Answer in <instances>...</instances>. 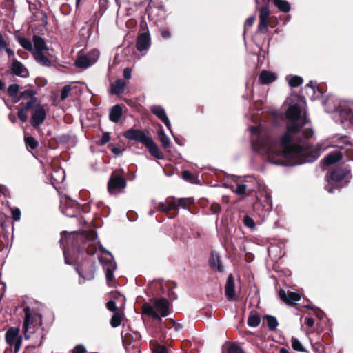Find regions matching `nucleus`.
Masks as SVG:
<instances>
[{
  "instance_id": "64",
  "label": "nucleus",
  "mask_w": 353,
  "mask_h": 353,
  "mask_svg": "<svg viewBox=\"0 0 353 353\" xmlns=\"http://www.w3.org/2000/svg\"><path fill=\"white\" fill-rule=\"evenodd\" d=\"M4 50H6V52H7V54L10 56H14V52L12 50L10 49V48H8L7 46L6 47V48H4Z\"/></svg>"
},
{
  "instance_id": "32",
  "label": "nucleus",
  "mask_w": 353,
  "mask_h": 353,
  "mask_svg": "<svg viewBox=\"0 0 353 353\" xmlns=\"http://www.w3.org/2000/svg\"><path fill=\"white\" fill-rule=\"evenodd\" d=\"M121 321L122 315L119 312H115L111 319L110 325L112 327H117L121 325Z\"/></svg>"
},
{
  "instance_id": "45",
  "label": "nucleus",
  "mask_w": 353,
  "mask_h": 353,
  "mask_svg": "<svg viewBox=\"0 0 353 353\" xmlns=\"http://www.w3.org/2000/svg\"><path fill=\"white\" fill-rule=\"evenodd\" d=\"M247 186L244 184H237L234 192L239 195H243L245 193Z\"/></svg>"
},
{
  "instance_id": "4",
  "label": "nucleus",
  "mask_w": 353,
  "mask_h": 353,
  "mask_svg": "<svg viewBox=\"0 0 353 353\" xmlns=\"http://www.w3.org/2000/svg\"><path fill=\"white\" fill-rule=\"evenodd\" d=\"M350 172L347 170L337 169L327 177V185L325 188L330 193L334 192V188H340L348 182Z\"/></svg>"
},
{
  "instance_id": "33",
  "label": "nucleus",
  "mask_w": 353,
  "mask_h": 353,
  "mask_svg": "<svg viewBox=\"0 0 353 353\" xmlns=\"http://www.w3.org/2000/svg\"><path fill=\"white\" fill-rule=\"evenodd\" d=\"M266 320L267 325L271 330H274L278 326V321L276 319L272 316L267 315L265 316Z\"/></svg>"
},
{
  "instance_id": "10",
  "label": "nucleus",
  "mask_w": 353,
  "mask_h": 353,
  "mask_svg": "<svg viewBox=\"0 0 353 353\" xmlns=\"http://www.w3.org/2000/svg\"><path fill=\"white\" fill-rule=\"evenodd\" d=\"M125 186L126 182L123 177L112 174L108 181V188L110 194H115Z\"/></svg>"
},
{
  "instance_id": "29",
  "label": "nucleus",
  "mask_w": 353,
  "mask_h": 353,
  "mask_svg": "<svg viewBox=\"0 0 353 353\" xmlns=\"http://www.w3.org/2000/svg\"><path fill=\"white\" fill-rule=\"evenodd\" d=\"M286 80L291 87H297L303 83V79L299 76H287Z\"/></svg>"
},
{
  "instance_id": "6",
  "label": "nucleus",
  "mask_w": 353,
  "mask_h": 353,
  "mask_svg": "<svg viewBox=\"0 0 353 353\" xmlns=\"http://www.w3.org/2000/svg\"><path fill=\"white\" fill-rule=\"evenodd\" d=\"M105 256H101L100 261L103 263V268L105 271V276L107 281L110 283L113 281V272L117 268V264L113 259V256L110 252L104 250L103 251Z\"/></svg>"
},
{
  "instance_id": "13",
  "label": "nucleus",
  "mask_w": 353,
  "mask_h": 353,
  "mask_svg": "<svg viewBox=\"0 0 353 353\" xmlns=\"http://www.w3.org/2000/svg\"><path fill=\"white\" fill-rule=\"evenodd\" d=\"M150 110L154 114H155L159 119H161L165 123L167 128L172 134V132L171 130V123L167 117L164 108L161 105H153L150 108Z\"/></svg>"
},
{
  "instance_id": "30",
  "label": "nucleus",
  "mask_w": 353,
  "mask_h": 353,
  "mask_svg": "<svg viewBox=\"0 0 353 353\" xmlns=\"http://www.w3.org/2000/svg\"><path fill=\"white\" fill-rule=\"evenodd\" d=\"M158 136L161 143L162 146L164 148H168L170 145V140L169 137L165 134L163 130H160L158 132Z\"/></svg>"
},
{
  "instance_id": "47",
  "label": "nucleus",
  "mask_w": 353,
  "mask_h": 353,
  "mask_svg": "<svg viewBox=\"0 0 353 353\" xmlns=\"http://www.w3.org/2000/svg\"><path fill=\"white\" fill-rule=\"evenodd\" d=\"M78 273H79V276L83 279V281H88V280H91L94 276V271H92L88 275L83 274V273L81 271H79V270H78Z\"/></svg>"
},
{
  "instance_id": "12",
  "label": "nucleus",
  "mask_w": 353,
  "mask_h": 353,
  "mask_svg": "<svg viewBox=\"0 0 353 353\" xmlns=\"http://www.w3.org/2000/svg\"><path fill=\"white\" fill-rule=\"evenodd\" d=\"M279 296L283 302L289 305L296 303L301 298L299 292L290 290L285 291L284 290L279 291Z\"/></svg>"
},
{
  "instance_id": "25",
  "label": "nucleus",
  "mask_w": 353,
  "mask_h": 353,
  "mask_svg": "<svg viewBox=\"0 0 353 353\" xmlns=\"http://www.w3.org/2000/svg\"><path fill=\"white\" fill-rule=\"evenodd\" d=\"M276 79V76L274 73L263 70L260 73L259 80L263 84H268L273 82Z\"/></svg>"
},
{
  "instance_id": "16",
  "label": "nucleus",
  "mask_w": 353,
  "mask_h": 353,
  "mask_svg": "<svg viewBox=\"0 0 353 353\" xmlns=\"http://www.w3.org/2000/svg\"><path fill=\"white\" fill-rule=\"evenodd\" d=\"M150 46V37L148 33L145 32L137 37V48L139 51L148 50Z\"/></svg>"
},
{
  "instance_id": "61",
  "label": "nucleus",
  "mask_w": 353,
  "mask_h": 353,
  "mask_svg": "<svg viewBox=\"0 0 353 353\" xmlns=\"http://www.w3.org/2000/svg\"><path fill=\"white\" fill-rule=\"evenodd\" d=\"M305 324L310 327H313V325H314V321L312 318H307L305 319Z\"/></svg>"
},
{
  "instance_id": "55",
  "label": "nucleus",
  "mask_w": 353,
  "mask_h": 353,
  "mask_svg": "<svg viewBox=\"0 0 353 353\" xmlns=\"http://www.w3.org/2000/svg\"><path fill=\"white\" fill-rule=\"evenodd\" d=\"M157 209V210H159L160 212H164V213H168V212L167 205H166V204H165L163 203H158Z\"/></svg>"
},
{
  "instance_id": "62",
  "label": "nucleus",
  "mask_w": 353,
  "mask_h": 353,
  "mask_svg": "<svg viewBox=\"0 0 353 353\" xmlns=\"http://www.w3.org/2000/svg\"><path fill=\"white\" fill-rule=\"evenodd\" d=\"M182 176L183 178L186 181L190 180L192 176L190 172L186 170L182 172Z\"/></svg>"
},
{
  "instance_id": "24",
  "label": "nucleus",
  "mask_w": 353,
  "mask_h": 353,
  "mask_svg": "<svg viewBox=\"0 0 353 353\" xmlns=\"http://www.w3.org/2000/svg\"><path fill=\"white\" fill-rule=\"evenodd\" d=\"M123 109L121 106L119 105H115L110 110L109 119L112 122L117 123L121 117Z\"/></svg>"
},
{
  "instance_id": "39",
  "label": "nucleus",
  "mask_w": 353,
  "mask_h": 353,
  "mask_svg": "<svg viewBox=\"0 0 353 353\" xmlns=\"http://www.w3.org/2000/svg\"><path fill=\"white\" fill-rule=\"evenodd\" d=\"M34 94L35 93L33 90L27 89L21 93L20 98L28 99L30 98L34 97Z\"/></svg>"
},
{
  "instance_id": "27",
  "label": "nucleus",
  "mask_w": 353,
  "mask_h": 353,
  "mask_svg": "<svg viewBox=\"0 0 353 353\" xmlns=\"http://www.w3.org/2000/svg\"><path fill=\"white\" fill-rule=\"evenodd\" d=\"M274 5L281 12L288 13L290 11L291 6L288 1L285 0H273Z\"/></svg>"
},
{
  "instance_id": "31",
  "label": "nucleus",
  "mask_w": 353,
  "mask_h": 353,
  "mask_svg": "<svg viewBox=\"0 0 353 353\" xmlns=\"http://www.w3.org/2000/svg\"><path fill=\"white\" fill-rule=\"evenodd\" d=\"M17 41L24 49L32 52L33 46L29 39L23 37H18Z\"/></svg>"
},
{
  "instance_id": "48",
  "label": "nucleus",
  "mask_w": 353,
  "mask_h": 353,
  "mask_svg": "<svg viewBox=\"0 0 353 353\" xmlns=\"http://www.w3.org/2000/svg\"><path fill=\"white\" fill-rule=\"evenodd\" d=\"M154 353H168L166 347L164 346L157 345L153 349Z\"/></svg>"
},
{
  "instance_id": "42",
  "label": "nucleus",
  "mask_w": 353,
  "mask_h": 353,
  "mask_svg": "<svg viewBox=\"0 0 353 353\" xmlns=\"http://www.w3.org/2000/svg\"><path fill=\"white\" fill-rule=\"evenodd\" d=\"M71 86L69 85H65L61 92V99L64 101L68 96L71 91Z\"/></svg>"
},
{
  "instance_id": "43",
  "label": "nucleus",
  "mask_w": 353,
  "mask_h": 353,
  "mask_svg": "<svg viewBox=\"0 0 353 353\" xmlns=\"http://www.w3.org/2000/svg\"><path fill=\"white\" fill-rule=\"evenodd\" d=\"M28 110L26 109L21 108L18 112V117L22 122H26L28 120L27 117Z\"/></svg>"
},
{
  "instance_id": "57",
  "label": "nucleus",
  "mask_w": 353,
  "mask_h": 353,
  "mask_svg": "<svg viewBox=\"0 0 353 353\" xmlns=\"http://www.w3.org/2000/svg\"><path fill=\"white\" fill-rule=\"evenodd\" d=\"M132 70L129 68H125L123 70V75L124 79L128 80L131 78Z\"/></svg>"
},
{
  "instance_id": "50",
  "label": "nucleus",
  "mask_w": 353,
  "mask_h": 353,
  "mask_svg": "<svg viewBox=\"0 0 353 353\" xmlns=\"http://www.w3.org/2000/svg\"><path fill=\"white\" fill-rule=\"evenodd\" d=\"M72 353H86V349L83 345H78L73 349Z\"/></svg>"
},
{
  "instance_id": "60",
  "label": "nucleus",
  "mask_w": 353,
  "mask_h": 353,
  "mask_svg": "<svg viewBox=\"0 0 353 353\" xmlns=\"http://www.w3.org/2000/svg\"><path fill=\"white\" fill-rule=\"evenodd\" d=\"M211 210L214 214H217L221 211V207L219 204H213L211 206Z\"/></svg>"
},
{
  "instance_id": "54",
  "label": "nucleus",
  "mask_w": 353,
  "mask_h": 353,
  "mask_svg": "<svg viewBox=\"0 0 353 353\" xmlns=\"http://www.w3.org/2000/svg\"><path fill=\"white\" fill-rule=\"evenodd\" d=\"M21 212L19 209H14L12 210V219L17 221L20 220Z\"/></svg>"
},
{
  "instance_id": "34",
  "label": "nucleus",
  "mask_w": 353,
  "mask_h": 353,
  "mask_svg": "<svg viewBox=\"0 0 353 353\" xmlns=\"http://www.w3.org/2000/svg\"><path fill=\"white\" fill-rule=\"evenodd\" d=\"M25 142L28 148L34 150L38 146V142L32 137L28 136L25 137Z\"/></svg>"
},
{
  "instance_id": "1",
  "label": "nucleus",
  "mask_w": 353,
  "mask_h": 353,
  "mask_svg": "<svg viewBox=\"0 0 353 353\" xmlns=\"http://www.w3.org/2000/svg\"><path fill=\"white\" fill-rule=\"evenodd\" d=\"M305 101L291 105L286 112L289 120L286 132L279 143L272 137L261 131L258 126L250 128L252 146L260 154H265L268 161L276 165L294 166L314 161L321 153L328 148L347 154L352 149L349 137L336 134L330 139L319 143L314 148L307 140L313 135L310 121L302 115Z\"/></svg>"
},
{
  "instance_id": "40",
  "label": "nucleus",
  "mask_w": 353,
  "mask_h": 353,
  "mask_svg": "<svg viewBox=\"0 0 353 353\" xmlns=\"http://www.w3.org/2000/svg\"><path fill=\"white\" fill-rule=\"evenodd\" d=\"M228 353H244L243 349L236 344H232L228 349Z\"/></svg>"
},
{
  "instance_id": "19",
  "label": "nucleus",
  "mask_w": 353,
  "mask_h": 353,
  "mask_svg": "<svg viewBox=\"0 0 353 353\" xmlns=\"http://www.w3.org/2000/svg\"><path fill=\"white\" fill-rule=\"evenodd\" d=\"M34 47L32 54L36 52H45L48 48L43 39L39 36L33 37Z\"/></svg>"
},
{
  "instance_id": "46",
  "label": "nucleus",
  "mask_w": 353,
  "mask_h": 353,
  "mask_svg": "<svg viewBox=\"0 0 353 353\" xmlns=\"http://www.w3.org/2000/svg\"><path fill=\"white\" fill-rule=\"evenodd\" d=\"M110 134L107 132H103L102 137L99 141V144L103 145L107 143L110 141Z\"/></svg>"
},
{
  "instance_id": "23",
  "label": "nucleus",
  "mask_w": 353,
  "mask_h": 353,
  "mask_svg": "<svg viewBox=\"0 0 353 353\" xmlns=\"http://www.w3.org/2000/svg\"><path fill=\"white\" fill-rule=\"evenodd\" d=\"M74 234V233H68L65 231L62 232L61 234V239H60V245L61 247L63 249V254L65 255V244L69 245L70 243L71 240L73 239ZM65 260L66 263H69L67 260L66 256H65Z\"/></svg>"
},
{
  "instance_id": "9",
  "label": "nucleus",
  "mask_w": 353,
  "mask_h": 353,
  "mask_svg": "<svg viewBox=\"0 0 353 353\" xmlns=\"http://www.w3.org/2000/svg\"><path fill=\"white\" fill-rule=\"evenodd\" d=\"M123 135L126 139L129 140L137 141L141 143L143 145H145V143L151 137L148 136L146 133H145L143 131L134 128H131L125 131Z\"/></svg>"
},
{
  "instance_id": "59",
  "label": "nucleus",
  "mask_w": 353,
  "mask_h": 353,
  "mask_svg": "<svg viewBox=\"0 0 353 353\" xmlns=\"http://www.w3.org/2000/svg\"><path fill=\"white\" fill-rule=\"evenodd\" d=\"M7 44L6 42L2 35V34L0 32V51H2L6 48Z\"/></svg>"
},
{
  "instance_id": "14",
  "label": "nucleus",
  "mask_w": 353,
  "mask_h": 353,
  "mask_svg": "<svg viewBox=\"0 0 353 353\" xmlns=\"http://www.w3.org/2000/svg\"><path fill=\"white\" fill-rule=\"evenodd\" d=\"M63 212L66 216L70 217H74L79 212V204L74 201H68L65 204H61Z\"/></svg>"
},
{
  "instance_id": "41",
  "label": "nucleus",
  "mask_w": 353,
  "mask_h": 353,
  "mask_svg": "<svg viewBox=\"0 0 353 353\" xmlns=\"http://www.w3.org/2000/svg\"><path fill=\"white\" fill-rule=\"evenodd\" d=\"M18 90H19V85H18V84H16V83L11 84L8 88V92L10 96L13 97L17 96Z\"/></svg>"
},
{
  "instance_id": "3",
  "label": "nucleus",
  "mask_w": 353,
  "mask_h": 353,
  "mask_svg": "<svg viewBox=\"0 0 353 353\" xmlns=\"http://www.w3.org/2000/svg\"><path fill=\"white\" fill-rule=\"evenodd\" d=\"M152 303L154 306L148 303L143 304V314L151 316L158 321H161V317L168 316L170 304L166 299H154Z\"/></svg>"
},
{
  "instance_id": "8",
  "label": "nucleus",
  "mask_w": 353,
  "mask_h": 353,
  "mask_svg": "<svg viewBox=\"0 0 353 353\" xmlns=\"http://www.w3.org/2000/svg\"><path fill=\"white\" fill-rule=\"evenodd\" d=\"M270 12L268 6H263L259 10V23L258 30L266 33L270 24Z\"/></svg>"
},
{
  "instance_id": "21",
  "label": "nucleus",
  "mask_w": 353,
  "mask_h": 353,
  "mask_svg": "<svg viewBox=\"0 0 353 353\" xmlns=\"http://www.w3.org/2000/svg\"><path fill=\"white\" fill-rule=\"evenodd\" d=\"M125 82L122 79H117L110 85V93L119 95L124 92Z\"/></svg>"
},
{
  "instance_id": "56",
  "label": "nucleus",
  "mask_w": 353,
  "mask_h": 353,
  "mask_svg": "<svg viewBox=\"0 0 353 353\" xmlns=\"http://www.w3.org/2000/svg\"><path fill=\"white\" fill-rule=\"evenodd\" d=\"M255 21V17L252 16L250 17L245 22V29H246L248 27H251L254 22Z\"/></svg>"
},
{
  "instance_id": "2",
  "label": "nucleus",
  "mask_w": 353,
  "mask_h": 353,
  "mask_svg": "<svg viewBox=\"0 0 353 353\" xmlns=\"http://www.w3.org/2000/svg\"><path fill=\"white\" fill-rule=\"evenodd\" d=\"M23 312L25 316L23 325L24 338L29 339L34 333L40 330L42 317L38 312L28 306L24 307Z\"/></svg>"
},
{
  "instance_id": "17",
  "label": "nucleus",
  "mask_w": 353,
  "mask_h": 353,
  "mask_svg": "<svg viewBox=\"0 0 353 353\" xmlns=\"http://www.w3.org/2000/svg\"><path fill=\"white\" fill-rule=\"evenodd\" d=\"M225 294L229 300H234L235 298L234 281L232 274H230L227 279Z\"/></svg>"
},
{
  "instance_id": "7",
  "label": "nucleus",
  "mask_w": 353,
  "mask_h": 353,
  "mask_svg": "<svg viewBox=\"0 0 353 353\" xmlns=\"http://www.w3.org/2000/svg\"><path fill=\"white\" fill-rule=\"evenodd\" d=\"M19 329L10 327L6 333V341L11 347H14V353H18L21 345L22 340L19 336Z\"/></svg>"
},
{
  "instance_id": "5",
  "label": "nucleus",
  "mask_w": 353,
  "mask_h": 353,
  "mask_svg": "<svg viewBox=\"0 0 353 353\" xmlns=\"http://www.w3.org/2000/svg\"><path fill=\"white\" fill-rule=\"evenodd\" d=\"M99 51L94 49L86 54H81L75 61V65L81 69H85L97 62L99 57Z\"/></svg>"
},
{
  "instance_id": "15",
  "label": "nucleus",
  "mask_w": 353,
  "mask_h": 353,
  "mask_svg": "<svg viewBox=\"0 0 353 353\" xmlns=\"http://www.w3.org/2000/svg\"><path fill=\"white\" fill-rule=\"evenodd\" d=\"M12 72L20 77H27L28 76V71L26 67L19 61L14 60L11 65Z\"/></svg>"
},
{
  "instance_id": "18",
  "label": "nucleus",
  "mask_w": 353,
  "mask_h": 353,
  "mask_svg": "<svg viewBox=\"0 0 353 353\" xmlns=\"http://www.w3.org/2000/svg\"><path fill=\"white\" fill-rule=\"evenodd\" d=\"M150 152V153L158 159H162L163 158V153L160 151L159 147L153 141L152 137L144 145Z\"/></svg>"
},
{
  "instance_id": "44",
  "label": "nucleus",
  "mask_w": 353,
  "mask_h": 353,
  "mask_svg": "<svg viewBox=\"0 0 353 353\" xmlns=\"http://www.w3.org/2000/svg\"><path fill=\"white\" fill-rule=\"evenodd\" d=\"M36 102L37 98L35 97L30 98L23 108L26 109V110L28 111L30 109L33 108V105L36 103Z\"/></svg>"
},
{
  "instance_id": "63",
  "label": "nucleus",
  "mask_w": 353,
  "mask_h": 353,
  "mask_svg": "<svg viewBox=\"0 0 353 353\" xmlns=\"http://www.w3.org/2000/svg\"><path fill=\"white\" fill-rule=\"evenodd\" d=\"M161 36L165 39H168L170 37V33L168 30H164L161 31Z\"/></svg>"
},
{
  "instance_id": "37",
  "label": "nucleus",
  "mask_w": 353,
  "mask_h": 353,
  "mask_svg": "<svg viewBox=\"0 0 353 353\" xmlns=\"http://www.w3.org/2000/svg\"><path fill=\"white\" fill-rule=\"evenodd\" d=\"M243 223L246 227L251 230H254L255 228V222L250 216H245L243 219Z\"/></svg>"
},
{
  "instance_id": "20",
  "label": "nucleus",
  "mask_w": 353,
  "mask_h": 353,
  "mask_svg": "<svg viewBox=\"0 0 353 353\" xmlns=\"http://www.w3.org/2000/svg\"><path fill=\"white\" fill-rule=\"evenodd\" d=\"M209 264L212 269L215 270L219 272H223L224 270V268L221 264L220 256L216 253H212L209 260Z\"/></svg>"
},
{
  "instance_id": "49",
  "label": "nucleus",
  "mask_w": 353,
  "mask_h": 353,
  "mask_svg": "<svg viewBox=\"0 0 353 353\" xmlns=\"http://www.w3.org/2000/svg\"><path fill=\"white\" fill-rule=\"evenodd\" d=\"M107 308L113 312L114 313L115 312H117V306L116 303L114 301H109L106 304Z\"/></svg>"
},
{
  "instance_id": "11",
  "label": "nucleus",
  "mask_w": 353,
  "mask_h": 353,
  "mask_svg": "<svg viewBox=\"0 0 353 353\" xmlns=\"http://www.w3.org/2000/svg\"><path fill=\"white\" fill-rule=\"evenodd\" d=\"M46 113L43 105L38 104L33 110L31 123L35 128H39L40 125L46 119Z\"/></svg>"
},
{
  "instance_id": "28",
  "label": "nucleus",
  "mask_w": 353,
  "mask_h": 353,
  "mask_svg": "<svg viewBox=\"0 0 353 353\" xmlns=\"http://www.w3.org/2000/svg\"><path fill=\"white\" fill-rule=\"evenodd\" d=\"M341 116L353 123V104L341 111Z\"/></svg>"
},
{
  "instance_id": "53",
  "label": "nucleus",
  "mask_w": 353,
  "mask_h": 353,
  "mask_svg": "<svg viewBox=\"0 0 353 353\" xmlns=\"http://www.w3.org/2000/svg\"><path fill=\"white\" fill-rule=\"evenodd\" d=\"M166 205H167V208H168V212H169L172 210H174L178 206L177 200L168 201V203L166 204Z\"/></svg>"
},
{
  "instance_id": "35",
  "label": "nucleus",
  "mask_w": 353,
  "mask_h": 353,
  "mask_svg": "<svg viewBox=\"0 0 353 353\" xmlns=\"http://www.w3.org/2000/svg\"><path fill=\"white\" fill-rule=\"evenodd\" d=\"M260 318L257 315H251L248 319V325L250 327H255L260 323Z\"/></svg>"
},
{
  "instance_id": "22",
  "label": "nucleus",
  "mask_w": 353,
  "mask_h": 353,
  "mask_svg": "<svg viewBox=\"0 0 353 353\" xmlns=\"http://www.w3.org/2000/svg\"><path fill=\"white\" fill-rule=\"evenodd\" d=\"M343 154H344L343 151L335 150L325 157L324 162L327 165H330L339 161Z\"/></svg>"
},
{
  "instance_id": "36",
  "label": "nucleus",
  "mask_w": 353,
  "mask_h": 353,
  "mask_svg": "<svg viewBox=\"0 0 353 353\" xmlns=\"http://www.w3.org/2000/svg\"><path fill=\"white\" fill-rule=\"evenodd\" d=\"M291 342H292V347L294 350L299 351V352L304 351L303 346L302 345L301 343L299 341V339H297L296 338L292 337L291 339Z\"/></svg>"
},
{
  "instance_id": "58",
  "label": "nucleus",
  "mask_w": 353,
  "mask_h": 353,
  "mask_svg": "<svg viewBox=\"0 0 353 353\" xmlns=\"http://www.w3.org/2000/svg\"><path fill=\"white\" fill-rule=\"evenodd\" d=\"M305 89H310L312 94L315 92V83L313 81H310L305 86Z\"/></svg>"
},
{
  "instance_id": "51",
  "label": "nucleus",
  "mask_w": 353,
  "mask_h": 353,
  "mask_svg": "<svg viewBox=\"0 0 353 353\" xmlns=\"http://www.w3.org/2000/svg\"><path fill=\"white\" fill-rule=\"evenodd\" d=\"M166 205H167V208H168V212H169L172 210H174L178 206L177 200L168 201V203L166 204Z\"/></svg>"
},
{
  "instance_id": "52",
  "label": "nucleus",
  "mask_w": 353,
  "mask_h": 353,
  "mask_svg": "<svg viewBox=\"0 0 353 353\" xmlns=\"http://www.w3.org/2000/svg\"><path fill=\"white\" fill-rule=\"evenodd\" d=\"M166 205H167V208H168V212H169L172 210H174L178 206L177 200L168 201V203L166 204Z\"/></svg>"
},
{
  "instance_id": "38",
  "label": "nucleus",
  "mask_w": 353,
  "mask_h": 353,
  "mask_svg": "<svg viewBox=\"0 0 353 353\" xmlns=\"http://www.w3.org/2000/svg\"><path fill=\"white\" fill-rule=\"evenodd\" d=\"M192 199L190 198L188 199H183L181 198L177 199V204L178 206H181L183 208H186L189 205H190L192 203Z\"/></svg>"
},
{
  "instance_id": "26",
  "label": "nucleus",
  "mask_w": 353,
  "mask_h": 353,
  "mask_svg": "<svg viewBox=\"0 0 353 353\" xmlns=\"http://www.w3.org/2000/svg\"><path fill=\"white\" fill-rule=\"evenodd\" d=\"M35 60L43 66L50 67L52 62L44 54V52H36L32 54Z\"/></svg>"
}]
</instances>
